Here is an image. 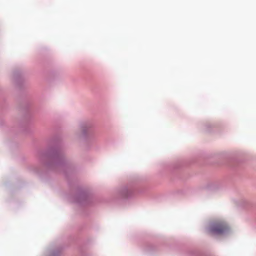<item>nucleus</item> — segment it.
Masks as SVG:
<instances>
[{
    "instance_id": "f257e3e1",
    "label": "nucleus",
    "mask_w": 256,
    "mask_h": 256,
    "mask_svg": "<svg viewBox=\"0 0 256 256\" xmlns=\"http://www.w3.org/2000/svg\"><path fill=\"white\" fill-rule=\"evenodd\" d=\"M228 230L226 226L224 224H216L212 226L211 232L212 234H222Z\"/></svg>"
}]
</instances>
